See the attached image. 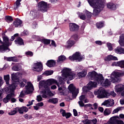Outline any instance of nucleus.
<instances>
[{
	"label": "nucleus",
	"instance_id": "nucleus-1",
	"mask_svg": "<svg viewBox=\"0 0 124 124\" xmlns=\"http://www.w3.org/2000/svg\"><path fill=\"white\" fill-rule=\"evenodd\" d=\"M62 73L63 78L60 77L58 80L54 78H49L46 80H41L39 84V88L41 91V94L43 98H47L48 96H54L51 91H50V86L54 84H56L58 88V92L60 94L62 95L64 93L66 87L64 85V81L66 80H73V78L76 77V74L71 71L69 68H65L62 71Z\"/></svg>",
	"mask_w": 124,
	"mask_h": 124
},
{
	"label": "nucleus",
	"instance_id": "nucleus-2",
	"mask_svg": "<svg viewBox=\"0 0 124 124\" xmlns=\"http://www.w3.org/2000/svg\"><path fill=\"white\" fill-rule=\"evenodd\" d=\"M89 78L91 80H94L96 83L99 84L104 87H108L111 85V81H109L108 79H106L104 81V78L102 74H98L95 71H93L92 72H89L88 74Z\"/></svg>",
	"mask_w": 124,
	"mask_h": 124
},
{
	"label": "nucleus",
	"instance_id": "nucleus-3",
	"mask_svg": "<svg viewBox=\"0 0 124 124\" xmlns=\"http://www.w3.org/2000/svg\"><path fill=\"white\" fill-rule=\"evenodd\" d=\"M88 2L90 5L94 8L93 15L96 16L103 8H104V2L100 0H88Z\"/></svg>",
	"mask_w": 124,
	"mask_h": 124
},
{
	"label": "nucleus",
	"instance_id": "nucleus-4",
	"mask_svg": "<svg viewBox=\"0 0 124 124\" xmlns=\"http://www.w3.org/2000/svg\"><path fill=\"white\" fill-rule=\"evenodd\" d=\"M12 80L13 81V83L10 86H13L12 87H14V86H16L17 87V85L19 84V86L23 88L25 87L26 84L28 81L26 79H22L19 81V78L18 77H17V74H12L11 75Z\"/></svg>",
	"mask_w": 124,
	"mask_h": 124
},
{
	"label": "nucleus",
	"instance_id": "nucleus-5",
	"mask_svg": "<svg viewBox=\"0 0 124 124\" xmlns=\"http://www.w3.org/2000/svg\"><path fill=\"white\" fill-rule=\"evenodd\" d=\"M13 85L10 86L9 87L6 88V91H7L8 93H10L9 94H8L6 97L4 98L3 99V101L4 103H7L12 98V97H14L15 96V94H14V91H15V89H16V85H14V87H13Z\"/></svg>",
	"mask_w": 124,
	"mask_h": 124
},
{
	"label": "nucleus",
	"instance_id": "nucleus-6",
	"mask_svg": "<svg viewBox=\"0 0 124 124\" xmlns=\"http://www.w3.org/2000/svg\"><path fill=\"white\" fill-rule=\"evenodd\" d=\"M94 94L97 95L98 98H105V97L107 98L110 95V93L106 92L102 87L100 88L98 90H95L94 92Z\"/></svg>",
	"mask_w": 124,
	"mask_h": 124
},
{
	"label": "nucleus",
	"instance_id": "nucleus-7",
	"mask_svg": "<svg viewBox=\"0 0 124 124\" xmlns=\"http://www.w3.org/2000/svg\"><path fill=\"white\" fill-rule=\"evenodd\" d=\"M25 88L26 90L22 91L21 92L20 94L19 95L20 97H23L25 94H29L33 91V85L31 82H27Z\"/></svg>",
	"mask_w": 124,
	"mask_h": 124
},
{
	"label": "nucleus",
	"instance_id": "nucleus-8",
	"mask_svg": "<svg viewBox=\"0 0 124 124\" xmlns=\"http://www.w3.org/2000/svg\"><path fill=\"white\" fill-rule=\"evenodd\" d=\"M31 69L36 72H40L43 70V65L41 62H36L31 66Z\"/></svg>",
	"mask_w": 124,
	"mask_h": 124
},
{
	"label": "nucleus",
	"instance_id": "nucleus-9",
	"mask_svg": "<svg viewBox=\"0 0 124 124\" xmlns=\"http://www.w3.org/2000/svg\"><path fill=\"white\" fill-rule=\"evenodd\" d=\"M96 86H97V83L96 82L90 81L87 84V86H84L82 88V91L83 93H87V92L91 91L92 89H93V88H96Z\"/></svg>",
	"mask_w": 124,
	"mask_h": 124
},
{
	"label": "nucleus",
	"instance_id": "nucleus-10",
	"mask_svg": "<svg viewBox=\"0 0 124 124\" xmlns=\"http://www.w3.org/2000/svg\"><path fill=\"white\" fill-rule=\"evenodd\" d=\"M38 9L44 13V12H47L48 10V7L47 6V2L41 1L39 2L37 5Z\"/></svg>",
	"mask_w": 124,
	"mask_h": 124
},
{
	"label": "nucleus",
	"instance_id": "nucleus-11",
	"mask_svg": "<svg viewBox=\"0 0 124 124\" xmlns=\"http://www.w3.org/2000/svg\"><path fill=\"white\" fill-rule=\"evenodd\" d=\"M68 89L69 92L72 93V97L73 99L75 98L78 93H79V91L78 90H76V88L73 85V84H71L69 85Z\"/></svg>",
	"mask_w": 124,
	"mask_h": 124
},
{
	"label": "nucleus",
	"instance_id": "nucleus-12",
	"mask_svg": "<svg viewBox=\"0 0 124 124\" xmlns=\"http://www.w3.org/2000/svg\"><path fill=\"white\" fill-rule=\"evenodd\" d=\"M70 61H77V62H81L83 60V56H81V54L79 52H76L73 56L69 57Z\"/></svg>",
	"mask_w": 124,
	"mask_h": 124
},
{
	"label": "nucleus",
	"instance_id": "nucleus-13",
	"mask_svg": "<svg viewBox=\"0 0 124 124\" xmlns=\"http://www.w3.org/2000/svg\"><path fill=\"white\" fill-rule=\"evenodd\" d=\"M114 104V100L112 99L105 100L102 104V105L106 106V107H112Z\"/></svg>",
	"mask_w": 124,
	"mask_h": 124
},
{
	"label": "nucleus",
	"instance_id": "nucleus-14",
	"mask_svg": "<svg viewBox=\"0 0 124 124\" xmlns=\"http://www.w3.org/2000/svg\"><path fill=\"white\" fill-rule=\"evenodd\" d=\"M69 30L71 31H77L79 30V26L75 23H70L69 24Z\"/></svg>",
	"mask_w": 124,
	"mask_h": 124
},
{
	"label": "nucleus",
	"instance_id": "nucleus-15",
	"mask_svg": "<svg viewBox=\"0 0 124 124\" xmlns=\"http://www.w3.org/2000/svg\"><path fill=\"white\" fill-rule=\"evenodd\" d=\"M30 16H31L33 19L38 18V11L36 10H32L31 11Z\"/></svg>",
	"mask_w": 124,
	"mask_h": 124
},
{
	"label": "nucleus",
	"instance_id": "nucleus-16",
	"mask_svg": "<svg viewBox=\"0 0 124 124\" xmlns=\"http://www.w3.org/2000/svg\"><path fill=\"white\" fill-rule=\"evenodd\" d=\"M114 89L117 93H121V92L124 91V86L123 84H119L115 86Z\"/></svg>",
	"mask_w": 124,
	"mask_h": 124
},
{
	"label": "nucleus",
	"instance_id": "nucleus-17",
	"mask_svg": "<svg viewBox=\"0 0 124 124\" xmlns=\"http://www.w3.org/2000/svg\"><path fill=\"white\" fill-rule=\"evenodd\" d=\"M87 76V70H83L81 72H79L77 74V77L79 78V79L81 78H84V77H86Z\"/></svg>",
	"mask_w": 124,
	"mask_h": 124
},
{
	"label": "nucleus",
	"instance_id": "nucleus-18",
	"mask_svg": "<svg viewBox=\"0 0 124 124\" xmlns=\"http://www.w3.org/2000/svg\"><path fill=\"white\" fill-rule=\"evenodd\" d=\"M105 62H109L110 61H118V58L116 57L110 55L105 58Z\"/></svg>",
	"mask_w": 124,
	"mask_h": 124
},
{
	"label": "nucleus",
	"instance_id": "nucleus-19",
	"mask_svg": "<svg viewBox=\"0 0 124 124\" xmlns=\"http://www.w3.org/2000/svg\"><path fill=\"white\" fill-rule=\"evenodd\" d=\"M114 51L116 54H119V55L124 54V48L121 46H118L115 48Z\"/></svg>",
	"mask_w": 124,
	"mask_h": 124
},
{
	"label": "nucleus",
	"instance_id": "nucleus-20",
	"mask_svg": "<svg viewBox=\"0 0 124 124\" xmlns=\"http://www.w3.org/2000/svg\"><path fill=\"white\" fill-rule=\"evenodd\" d=\"M113 64V65H115L116 66H119L121 68H124V60L114 62Z\"/></svg>",
	"mask_w": 124,
	"mask_h": 124
},
{
	"label": "nucleus",
	"instance_id": "nucleus-21",
	"mask_svg": "<svg viewBox=\"0 0 124 124\" xmlns=\"http://www.w3.org/2000/svg\"><path fill=\"white\" fill-rule=\"evenodd\" d=\"M75 44V42L72 40H69L66 43L65 46L66 48H71Z\"/></svg>",
	"mask_w": 124,
	"mask_h": 124
},
{
	"label": "nucleus",
	"instance_id": "nucleus-22",
	"mask_svg": "<svg viewBox=\"0 0 124 124\" xmlns=\"http://www.w3.org/2000/svg\"><path fill=\"white\" fill-rule=\"evenodd\" d=\"M85 96L84 95H81L79 97V101H78V103L79 106H80V107H83V106H84V103L83 102L85 100Z\"/></svg>",
	"mask_w": 124,
	"mask_h": 124
},
{
	"label": "nucleus",
	"instance_id": "nucleus-23",
	"mask_svg": "<svg viewBox=\"0 0 124 124\" xmlns=\"http://www.w3.org/2000/svg\"><path fill=\"white\" fill-rule=\"evenodd\" d=\"M107 6L110 10H116V5L113 3H108Z\"/></svg>",
	"mask_w": 124,
	"mask_h": 124
},
{
	"label": "nucleus",
	"instance_id": "nucleus-24",
	"mask_svg": "<svg viewBox=\"0 0 124 124\" xmlns=\"http://www.w3.org/2000/svg\"><path fill=\"white\" fill-rule=\"evenodd\" d=\"M15 42L16 44H17V45H24V41H23V39L20 37L16 38L15 40Z\"/></svg>",
	"mask_w": 124,
	"mask_h": 124
},
{
	"label": "nucleus",
	"instance_id": "nucleus-25",
	"mask_svg": "<svg viewBox=\"0 0 124 124\" xmlns=\"http://www.w3.org/2000/svg\"><path fill=\"white\" fill-rule=\"evenodd\" d=\"M13 25L16 28H18L22 25V20L17 19L13 22Z\"/></svg>",
	"mask_w": 124,
	"mask_h": 124
},
{
	"label": "nucleus",
	"instance_id": "nucleus-26",
	"mask_svg": "<svg viewBox=\"0 0 124 124\" xmlns=\"http://www.w3.org/2000/svg\"><path fill=\"white\" fill-rule=\"evenodd\" d=\"M116 122H117L116 117L113 116L110 118V119L107 123H105L104 124H116Z\"/></svg>",
	"mask_w": 124,
	"mask_h": 124
},
{
	"label": "nucleus",
	"instance_id": "nucleus-27",
	"mask_svg": "<svg viewBox=\"0 0 124 124\" xmlns=\"http://www.w3.org/2000/svg\"><path fill=\"white\" fill-rule=\"evenodd\" d=\"M46 64L47 66H48V67H53L56 65V62H55L54 60H49L47 61Z\"/></svg>",
	"mask_w": 124,
	"mask_h": 124
},
{
	"label": "nucleus",
	"instance_id": "nucleus-28",
	"mask_svg": "<svg viewBox=\"0 0 124 124\" xmlns=\"http://www.w3.org/2000/svg\"><path fill=\"white\" fill-rule=\"evenodd\" d=\"M18 111L19 114H24V112H28L29 111V108L27 107H22L20 108H18Z\"/></svg>",
	"mask_w": 124,
	"mask_h": 124
},
{
	"label": "nucleus",
	"instance_id": "nucleus-29",
	"mask_svg": "<svg viewBox=\"0 0 124 124\" xmlns=\"http://www.w3.org/2000/svg\"><path fill=\"white\" fill-rule=\"evenodd\" d=\"M12 70L14 71H19L21 70V66L19 64H16L12 68Z\"/></svg>",
	"mask_w": 124,
	"mask_h": 124
},
{
	"label": "nucleus",
	"instance_id": "nucleus-30",
	"mask_svg": "<svg viewBox=\"0 0 124 124\" xmlns=\"http://www.w3.org/2000/svg\"><path fill=\"white\" fill-rule=\"evenodd\" d=\"M47 102L49 103H52L53 104H57V103L59 102V99H58L57 98H53L49 99Z\"/></svg>",
	"mask_w": 124,
	"mask_h": 124
},
{
	"label": "nucleus",
	"instance_id": "nucleus-31",
	"mask_svg": "<svg viewBox=\"0 0 124 124\" xmlns=\"http://www.w3.org/2000/svg\"><path fill=\"white\" fill-rule=\"evenodd\" d=\"M119 44L121 46L124 47V34L121 35L120 37Z\"/></svg>",
	"mask_w": 124,
	"mask_h": 124
},
{
	"label": "nucleus",
	"instance_id": "nucleus-32",
	"mask_svg": "<svg viewBox=\"0 0 124 124\" xmlns=\"http://www.w3.org/2000/svg\"><path fill=\"white\" fill-rule=\"evenodd\" d=\"M17 111H18V108H14V109L11 110L9 112H8V115L10 116H13L14 115H16L17 114Z\"/></svg>",
	"mask_w": 124,
	"mask_h": 124
},
{
	"label": "nucleus",
	"instance_id": "nucleus-33",
	"mask_svg": "<svg viewBox=\"0 0 124 124\" xmlns=\"http://www.w3.org/2000/svg\"><path fill=\"white\" fill-rule=\"evenodd\" d=\"M21 0H17L16 2V3L14 5V8L15 10L18 8V7H20V5H21Z\"/></svg>",
	"mask_w": 124,
	"mask_h": 124
},
{
	"label": "nucleus",
	"instance_id": "nucleus-34",
	"mask_svg": "<svg viewBox=\"0 0 124 124\" xmlns=\"http://www.w3.org/2000/svg\"><path fill=\"white\" fill-rule=\"evenodd\" d=\"M66 57H65V56H64V55H61L58 57V59L57 60V62H62L66 60Z\"/></svg>",
	"mask_w": 124,
	"mask_h": 124
},
{
	"label": "nucleus",
	"instance_id": "nucleus-35",
	"mask_svg": "<svg viewBox=\"0 0 124 124\" xmlns=\"http://www.w3.org/2000/svg\"><path fill=\"white\" fill-rule=\"evenodd\" d=\"M4 80L5 81L7 85L9 84V80H10V77L9 75H4L3 76Z\"/></svg>",
	"mask_w": 124,
	"mask_h": 124
},
{
	"label": "nucleus",
	"instance_id": "nucleus-36",
	"mask_svg": "<svg viewBox=\"0 0 124 124\" xmlns=\"http://www.w3.org/2000/svg\"><path fill=\"white\" fill-rule=\"evenodd\" d=\"M78 17L81 19V20H86V16L84 15V14L78 12L77 13Z\"/></svg>",
	"mask_w": 124,
	"mask_h": 124
},
{
	"label": "nucleus",
	"instance_id": "nucleus-37",
	"mask_svg": "<svg viewBox=\"0 0 124 124\" xmlns=\"http://www.w3.org/2000/svg\"><path fill=\"white\" fill-rule=\"evenodd\" d=\"M53 73H54V71L53 70H50L45 71L43 74V75H46V76H49V75H52Z\"/></svg>",
	"mask_w": 124,
	"mask_h": 124
},
{
	"label": "nucleus",
	"instance_id": "nucleus-38",
	"mask_svg": "<svg viewBox=\"0 0 124 124\" xmlns=\"http://www.w3.org/2000/svg\"><path fill=\"white\" fill-rule=\"evenodd\" d=\"M6 60L8 62H17V58L16 57H8Z\"/></svg>",
	"mask_w": 124,
	"mask_h": 124
},
{
	"label": "nucleus",
	"instance_id": "nucleus-39",
	"mask_svg": "<svg viewBox=\"0 0 124 124\" xmlns=\"http://www.w3.org/2000/svg\"><path fill=\"white\" fill-rule=\"evenodd\" d=\"M5 20L8 23H10V22H12L13 21V18L12 16H6L5 17Z\"/></svg>",
	"mask_w": 124,
	"mask_h": 124
},
{
	"label": "nucleus",
	"instance_id": "nucleus-40",
	"mask_svg": "<svg viewBox=\"0 0 124 124\" xmlns=\"http://www.w3.org/2000/svg\"><path fill=\"white\" fill-rule=\"evenodd\" d=\"M42 43H44L46 45H47V44H50V40H48L47 39H42L41 40Z\"/></svg>",
	"mask_w": 124,
	"mask_h": 124
},
{
	"label": "nucleus",
	"instance_id": "nucleus-41",
	"mask_svg": "<svg viewBox=\"0 0 124 124\" xmlns=\"http://www.w3.org/2000/svg\"><path fill=\"white\" fill-rule=\"evenodd\" d=\"M122 109H124V107H119L117 108L113 111V114H116V113H118L119 111H121V110H122Z\"/></svg>",
	"mask_w": 124,
	"mask_h": 124
},
{
	"label": "nucleus",
	"instance_id": "nucleus-42",
	"mask_svg": "<svg viewBox=\"0 0 124 124\" xmlns=\"http://www.w3.org/2000/svg\"><path fill=\"white\" fill-rule=\"evenodd\" d=\"M116 124H124V122L122 120H119V116H116Z\"/></svg>",
	"mask_w": 124,
	"mask_h": 124
},
{
	"label": "nucleus",
	"instance_id": "nucleus-43",
	"mask_svg": "<svg viewBox=\"0 0 124 124\" xmlns=\"http://www.w3.org/2000/svg\"><path fill=\"white\" fill-rule=\"evenodd\" d=\"M96 26L98 29H101L104 26V23L102 22H98L96 23Z\"/></svg>",
	"mask_w": 124,
	"mask_h": 124
},
{
	"label": "nucleus",
	"instance_id": "nucleus-44",
	"mask_svg": "<svg viewBox=\"0 0 124 124\" xmlns=\"http://www.w3.org/2000/svg\"><path fill=\"white\" fill-rule=\"evenodd\" d=\"M111 114V111L109 109H106L104 111V114L105 116H108V115H110Z\"/></svg>",
	"mask_w": 124,
	"mask_h": 124
},
{
	"label": "nucleus",
	"instance_id": "nucleus-45",
	"mask_svg": "<svg viewBox=\"0 0 124 124\" xmlns=\"http://www.w3.org/2000/svg\"><path fill=\"white\" fill-rule=\"evenodd\" d=\"M83 107H85L86 108H88V107H90V108L92 109V110L93 109V105L91 104H87L86 105L84 104V106H83Z\"/></svg>",
	"mask_w": 124,
	"mask_h": 124
},
{
	"label": "nucleus",
	"instance_id": "nucleus-46",
	"mask_svg": "<svg viewBox=\"0 0 124 124\" xmlns=\"http://www.w3.org/2000/svg\"><path fill=\"white\" fill-rule=\"evenodd\" d=\"M107 45L109 51H112V50H113V46H112V44H111L110 43H108Z\"/></svg>",
	"mask_w": 124,
	"mask_h": 124
},
{
	"label": "nucleus",
	"instance_id": "nucleus-47",
	"mask_svg": "<svg viewBox=\"0 0 124 124\" xmlns=\"http://www.w3.org/2000/svg\"><path fill=\"white\" fill-rule=\"evenodd\" d=\"M72 38H73L74 40H78V39H79V37L77 34H74L72 35Z\"/></svg>",
	"mask_w": 124,
	"mask_h": 124
},
{
	"label": "nucleus",
	"instance_id": "nucleus-48",
	"mask_svg": "<svg viewBox=\"0 0 124 124\" xmlns=\"http://www.w3.org/2000/svg\"><path fill=\"white\" fill-rule=\"evenodd\" d=\"M36 100H37V101H38V102H40L42 101V97H41V95H39L37 96Z\"/></svg>",
	"mask_w": 124,
	"mask_h": 124
},
{
	"label": "nucleus",
	"instance_id": "nucleus-49",
	"mask_svg": "<svg viewBox=\"0 0 124 124\" xmlns=\"http://www.w3.org/2000/svg\"><path fill=\"white\" fill-rule=\"evenodd\" d=\"M26 56H30V57H32L33 53L31 51H27L25 53Z\"/></svg>",
	"mask_w": 124,
	"mask_h": 124
},
{
	"label": "nucleus",
	"instance_id": "nucleus-50",
	"mask_svg": "<svg viewBox=\"0 0 124 124\" xmlns=\"http://www.w3.org/2000/svg\"><path fill=\"white\" fill-rule=\"evenodd\" d=\"M60 113L61 114H62V116L63 117H64V115H65V114L66 113V112H65V110L62 109H61L60 110Z\"/></svg>",
	"mask_w": 124,
	"mask_h": 124
},
{
	"label": "nucleus",
	"instance_id": "nucleus-51",
	"mask_svg": "<svg viewBox=\"0 0 124 124\" xmlns=\"http://www.w3.org/2000/svg\"><path fill=\"white\" fill-rule=\"evenodd\" d=\"M71 116V113L68 112L66 113L64 115V117H65L66 119H68V118H70V116Z\"/></svg>",
	"mask_w": 124,
	"mask_h": 124
},
{
	"label": "nucleus",
	"instance_id": "nucleus-52",
	"mask_svg": "<svg viewBox=\"0 0 124 124\" xmlns=\"http://www.w3.org/2000/svg\"><path fill=\"white\" fill-rule=\"evenodd\" d=\"M93 110H96V109H97V107H98V105L97 103H95L93 104Z\"/></svg>",
	"mask_w": 124,
	"mask_h": 124
},
{
	"label": "nucleus",
	"instance_id": "nucleus-53",
	"mask_svg": "<svg viewBox=\"0 0 124 124\" xmlns=\"http://www.w3.org/2000/svg\"><path fill=\"white\" fill-rule=\"evenodd\" d=\"M82 123L84 124H91V122H90V120H86L82 121Z\"/></svg>",
	"mask_w": 124,
	"mask_h": 124
},
{
	"label": "nucleus",
	"instance_id": "nucleus-54",
	"mask_svg": "<svg viewBox=\"0 0 124 124\" xmlns=\"http://www.w3.org/2000/svg\"><path fill=\"white\" fill-rule=\"evenodd\" d=\"M37 106H38V107H42V106H43L44 105V104L43 103V102H40L36 104Z\"/></svg>",
	"mask_w": 124,
	"mask_h": 124
},
{
	"label": "nucleus",
	"instance_id": "nucleus-55",
	"mask_svg": "<svg viewBox=\"0 0 124 124\" xmlns=\"http://www.w3.org/2000/svg\"><path fill=\"white\" fill-rule=\"evenodd\" d=\"M29 31H24L22 33L21 35H28Z\"/></svg>",
	"mask_w": 124,
	"mask_h": 124
},
{
	"label": "nucleus",
	"instance_id": "nucleus-56",
	"mask_svg": "<svg viewBox=\"0 0 124 124\" xmlns=\"http://www.w3.org/2000/svg\"><path fill=\"white\" fill-rule=\"evenodd\" d=\"M110 95H112V96H113V97H115V96L117 95V94H116V93H115L114 91H112L110 92Z\"/></svg>",
	"mask_w": 124,
	"mask_h": 124
},
{
	"label": "nucleus",
	"instance_id": "nucleus-57",
	"mask_svg": "<svg viewBox=\"0 0 124 124\" xmlns=\"http://www.w3.org/2000/svg\"><path fill=\"white\" fill-rule=\"evenodd\" d=\"M36 26H37V23L36 21H34V22H33L32 28L33 29H35V27H36Z\"/></svg>",
	"mask_w": 124,
	"mask_h": 124
},
{
	"label": "nucleus",
	"instance_id": "nucleus-58",
	"mask_svg": "<svg viewBox=\"0 0 124 124\" xmlns=\"http://www.w3.org/2000/svg\"><path fill=\"white\" fill-rule=\"evenodd\" d=\"M50 89H51V90H56V89H57V86L55 85H51Z\"/></svg>",
	"mask_w": 124,
	"mask_h": 124
},
{
	"label": "nucleus",
	"instance_id": "nucleus-59",
	"mask_svg": "<svg viewBox=\"0 0 124 124\" xmlns=\"http://www.w3.org/2000/svg\"><path fill=\"white\" fill-rule=\"evenodd\" d=\"M86 14L87 15L88 17H91V16H92V15H93V14L89 11H87L86 12Z\"/></svg>",
	"mask_w": 124,
	"mask_h": 124
},
{
	"label": "nucleus",
	"instance_id": "nucleus-60",
	"mask_svg": "<svg viewBox=\"0 0 124 124\" xmlns=\"http://www.w3.org/2000/svg\"><path fill=\"white\" fill-rule=\"evenodd\" d=\"M42 79V76H37V82H39L40 80Z\"/></svg>",
	"mask_w": 124,
	"mask_h": 124
},
{
	"label": "nucleus",
	"instance_id": "nucleus-61",
	"mask_svg": "<svg viewBox=\"0 0 124 124\" xmlns=\"http://www.w3.org/2000/svg\"><path fill=\"white\" fill-rule=\"evenodd\" d=\"M73 112H74V116H75V117H76V116L78 115V113L77 112V110H76V109H73Z\"/></svg>",
	"mask_w": 124,
	"mask_h": 124
},
{
	"label": "nucleus",
	"instance_id": "nucleus-62",
	"mask_svg": "<svg viewBox=\"0 0 124 124\" xmlns=\"http://www.w3.org/2000/svg\"><path fill=\"white\" fill-rule=\"evenodd\" d=\"M11 101L12 103L16 102V99L15 98H14V97H12L11 99Z\"/></svg>",
	"mask_w": 124,
	"mask_h": 124
},
{
	"label": "nucleus",
	"instance_id": "nucleus-63",
	"mask_svg": "<svg viewBox=\"0 0 124 124\" xmlns=\"http://www.w3.org/2000/svg\"><path fill=\"white\" fill-rule=\"evenodd\" d=\"M95 43L98 45H101L102 44V43L100 41H95Z\"/></svg>",
	"mask_w": 124,
	"mask_h": 124
},
{
	"label": "nucleus",
	"instance_id": "nucleus-64",
	"mask_svg": "<svg viewBox=\"0 0 124 124\" xmlns=\"http://www.w3.org/2000/svg\"><path fill=\"white\" fill-rule=\"evenodd\" d=\"M120 104L124 105V99H122L120 100Z\"/></svg>",
	"mask_w": 124,
	"mask_h": 124
}]
</instances>
